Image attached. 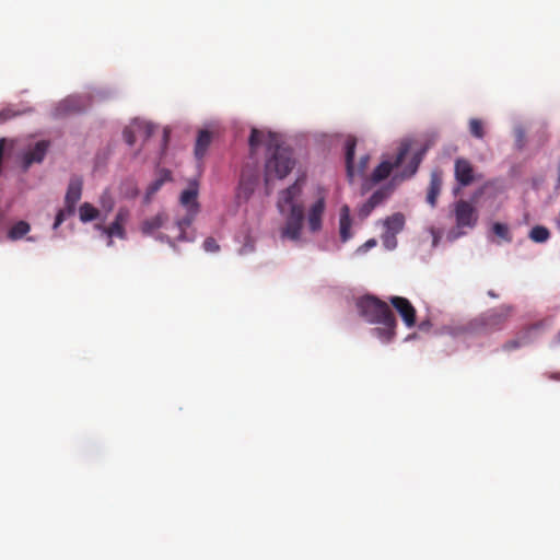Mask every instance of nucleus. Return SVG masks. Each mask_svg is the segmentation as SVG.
<instances>
[{
    "label": "nucleus",
    "mask_w": 560,
    "mask_h": 560,
    "mask_svg": "<svg viewBox=\"0 0 560 560\" xmlns=\"http://www.w3.org/2000/svg\"><path fill=\"white\" fill-rule=\"evenodd\" d=\"M265 142L269 152L265 164V182L266 185H268L273 178L282 179L287 177V175L293 170L295 160L293 159L292 151L280 145L278 138L273 133H268L266 136L258 129H252L249 136L250 149L254 151Z\"/></svg>",
    "instance_id": "f257e3e1"
},
{
    "label": "nucleus",
    "mask_w": 560,
    "mask_h": 560,
    "mask_svg": "<svg viewBox=\"0 0 560 560\" xmlns=\"http://www.w3.org/2000/svg\"><path fill=\"white\" fill-rule=\"evenodd\" d=\"M301 192L302 184L300 180H296L279 194L277 203L281 213L285 212V207L290 208L285 218V224L281 230V235L292 241L300 240L304 221V208L301 203L295 202Z\"/></svg>",
    "instance_id": "f03ea898"
},
{
    "label": "nucleus",
    "mask_w": 560,
    "mask_h": 560,
    "mask_svg": "<svg viewBox=\"0 0 560 560\" xmlns=\"http://www.w3.org/2000/svg\"><path fill=\"white\" fill-rule=\"evenodd\" d=\"M512 312L511 306L502 305L489 310L469 322L467 329L472 334L489 335L501 330Z\"/></svg>",
    "instance_id": "7ed1b4c3"
},
{
    "label": "nucleus",
    "mask_w": 560,
    "mask_h": 560,
    "mask_svg": "<svg viewBox=\"0 0 560 560\" xmlns=\"http://www.w3.org/2000/svg\"><path fill=\"white\" fill-rule=\"evenodd\" d=\"M357 306L360 315L370 324H380L394 316L387 303L372 295L361 298Z\"/></svg>",
    "instance_id": "20e7f679"
},
{
    "label": "nucleus",
    "mask_w": 560,
    "mask_h": 560,
    "mask_svg": "<svg viewBox=\"0 0 560 560\" xmlns=\"http://www.w3.org/2000/svg\"><path fill=\"white\" fill-rule=\"evenodd\" d=\"M198 191L197 189H186L182 192L179 201L183 207L186 208V214L183 218H179L175 222V226L178 231L177 236L175 240L177 241H187L185 230L190 226V224L194 222L198 211H199V203L197 201Z\"/></svg>",
    "instance_id": "39448f33"
},
{
    "label": "nucleus",
    "mask_w": 560,
    "mask_h": 560,
    "mask_svg": "<svg viewBox=\"0 0 560 560\" xmlns=\"http://www.w3.org/2000/svg\"><path fill=\"white\" fill-rule=\"evenodd\" d=\"M82 186L83 182L80 177H71L65 196V208L57 212L52 225L54 230L58 229L68 217L74 214L75 206L82 196Z\"/></svg>",
    "instance_id": "423d86ee"
},
{
    "label": "nucleus",
    "mask_w": 560,
    "mask_h": 560,
    "mask_svg": "<svg viewBox=\"0 0 560 560\" xmlns=\"http://www.w3.org/2000/svg\"><path fill=\"white\" fill-rule=\"evenodd\" d=\"M130 219V211L126 207H120L115 215L114 221L108 225L104 226L97 224L95 228L108 237L107 245H113V237L120 240L127 238L126 224Z\"/></svg>",
    "instance_id": "0eeeda50"
},
{
    "label": "nucleus",
    "mask_w": 560,
    "mask_h": 560,
    "mask_svg": "<svg viewBox=\"0 0 560 560\" xmlns=\"http://www.w3.org/2000/svg\"><path fill=\"white\" fill-rule=\"evenodd\" d=\"M91 106V97L86 95H70L55 107L56 117H65L84 112Z\"/></svg>",
    "instance_id": "6e6552de"
},
{
    "label": "nucleus",
    "mask_w": 560,
    "mask_h": 560,
    "mask_svg": "<svg viewBox=\"0 0 560 560\" xmlns=\"http://www.w3.org/2000/svg\"><path fill=\"white\" fill-rule=\"evenodd\" d=\"M259 180L258 170L256 167H244L241 173L238 187L236 190V199L238 202H246L255 191Z\"/></svg>",
    "instance_id": "1a4fd4ad"
},
{
    "label": "nucleus",
    "mask_w": 560,
    "mask_h": 560,
    "mask_svg": "<svg viewBox=\"0 0 560 560\" xmlns=\"http://www.w3.org/2000/svg\"><path fill=\"white\" fill-rule=\"evenodd\" d=\"M454 215L456 221V226L459 229L463 228H474L478 221V213L476 208L466 200H458L454 205Z\"/></svg>",
    "instance_id": "9d476101"
},
{
    "label": "nucleus",
    "mask_w": 560,
    "mask_h": 560,
    "mask_svg": "<svg viewBox=\"0 0 560 560\" xmlns=\"http://www.w3.org/2000/svg\"><path fill=\"white\" fill-rule=\"evenodd\" d=\"M408 152L409 145L401 144L394 162L383 161L375 167L371 175L372 183L377 184L383 179L387 178L394 168H397L402 164Z\"/></svg>",
    "instance_id": "9b49d317"
},
{
    "label": "nucleus",
    "mask_w": 560,
    "mask_h": 560,
    "mask_svg": "<svg viewBox=\"0 0 560 560\" xmlns=\"http://www.w3.org/2000/svg\"><path fill=\"white\" fill-rule=\"evenodd\" d=\"M390 303L401 316L405 325L409 328L413 327L416 324V308L410 301L402 296H393Z\"/></svg>",
    "instance_id": "f8f14e48"
},
{
    "label": "nucleus",
    "mask_w": 560,
    "mask_h": 560,
    "mask_svg": "<svg viewBox=\"0 0 560 560\" xmlns=\"http://www.w3.org/2000/svg\"><path fill=\"white\" fill-rule=\"evenodd\" d=\"M454 174L456 180L463 187L469 186L475 180L474 166L464 158L455 160Z\"/></svg>",
    "instance_id": "ddd939ff"
},
{
    "label": "nucleus",
    "mask_w": 560,
    "mask_h": 560,
    "mask_svg": "<svg viewBox=\"0 0 560 560\" xmlns=\"http://www.w3.org/2000/svg\"><path fill=\"white\" fill-rule=\"evenodd\" d=\"M325 211V198L319 197L310 208L307 213V226L315 233L322 229L323 215Z\"/></svg>",
    "instance_id": "4468645a"
},
{
    "label": "nucleus",
    "mask_w": 560,
    "mask_h": 560,
    "mask_svg": "<svg viewBox=\"0 0 560 560\" xmlns=\"http://www.w3.org/2000/svg\"><path fill=\"white\" fill-rule=\"evenodd\" d=\"M48 148L49 142L46 140H40L36 142L35 145L31 150H28L23 156L24 171L28 170L30 166L34 163H42L45 159Z\"/></svg>",
    "instance_id": "2eb2a0df"
},
{
    "label": "nucleus",
    "mask_w": 560,
    "mask_h": 560,
    "mask_svg": "<svg viewBox=\"0 0 560 560\" xmlns=\"http://www.w3.org/2000/svg\"><path fill=\"white\" fill-rule=\"evenodd\" d=\"M168 221V215L165 212H159L154 217L145 219L140 226V231L143 235H154Z\"/></svg>",
    "instance_id": "dca6fc26"
},
{
    "label": "nucleus",
    "mask_w": 560,
    "mask_h": 560,
    "mask_svg": "<svg viewBox=\"0 0 560 560\" xmlns=\"http://www.w3.org/2000/svg\"><path fill=\"white\" fill-rule=\"evenodd\" d=\"M442 172L441 171H433L430 175V183L428 187V194H427V202L434 208L436 206L438 197L442 189Z\"/></svg>",
    "instance_id": "f3484780"
},
{
    "label": "nucleus",
    "mask_w": 560,
    "mask_h": 560,
    "mask_svg": "<svg viewBox=\"0 0 560 560\" xmlns=\"http://www.w3.org/2000/svg\"><path fill=\"white\" fill-rule=\"evenodd\" d=\"M339 217L340 238L342 242H347L352 236L350 208L347 205L341 207Z\"/></svg>",
    "instance_id": "a211bd4d"
},
{
    "label": "nucleus",
    "mask_w": 560,
    "mask_h": 560,
    "mask_svg": "<svg viewBox=\"0 0 560 560\" xmlns=\"http://www.w3.org/2000/svg\"><path fill=\"white\" fill-rule=\"evenodd\" d=\"M380 324H382L384 327L374 328L373 334L377 336L383 342H389L396 334L397 322L395 316H392L390 319H386Z\"/></svg>",
    "instance_id": "6ab92c4d"
},
{
    "label": "nucleus",
    "mask_w": 560,
    "mask_h": 560,
    "mask_svg": "<svg viewBox=\"0 0 560 560\" xmlns=\"http://www.w3.org/2000/svg\"><path fill=\"white\" fill-rule=\"evenodd\" d=\"M211 141H212V135L210 131H208V130L199 131L197 140H196V144H195V156L197 160L201 161L205 158V155L211 144Z\"/></svg>",
    "instance_id": "aec40b11"
},
{
    "label": "nucleus",
    "mask_w": 560,
    "mask_h": 560,
    "mask_svg": "<svg viewBox=\"0 0 560 560\" xmlns=\"http://www.w3.org/2000/svg\"><path fill=\"white\" fill-rule=\"evenodd\" d=\"M357 147V140L353 137H349L346 140V168H347V176L352 182L354 177V152Z\"/></svg>",
    "instance_id": "412c9836"
},
{
    "label": "nucleus",
    "mask_w": 560,
    "mask_h": 560,
    "mask_svg": "<svg viewBox=\"0 0 560 560\" xmlns=\"http://www.w3.org/2000/svg\"><path fill=\"white\" fill-rule=\"evenodd\" d=\"M421 160V153L413 154L408 164L406 165V167L401 171V173L394 177V180L397 179L398 177L400 178V180H405L407 178L412 177L417 173Z\"/></svg>",
    "instance_id": "4be33fe9"
},
{
    "label": "nucleus",
    "mask_w": 560,
    "mask_h": 560,
    "mask_svg": "<svg viewBox=\"0 0 560 560\" xmlns=\"http://www.w3.org/2000/svg\"><path fill=\"white\" fill-rule=\"evenodd\" d=\"M385 231L398 234L405 226V217L402 213H394L384 221Z\"/></svg>",
    "instance_id": "5701e85b"
},
{
    "label": "nucleus",
    "mask_w": 560,
    "mask_h": 560,
    "mask_svg": "<svg viewBox=\"0 0 560 560\" xmlns=\"http://www.w3.org/2000/svg\"><path fill=\"white\" fill-rule=\"evenodd\" d=\"M100 217V210L90 202H83L79 207V218L81 222L88 223Z\"/></svg>",
    "instance_id": "b1692460"
},
{
    "label": "nucleus",
    "mask_w": 560,
    "mask_h": 560,
    "mask_svg": "<svg viewBox=\"0 0 560 560\" xmlns=\"http://www.w3.org/2000/svg\"><path fill=\"white\" fill-rule=\"evenodd\" d=\"M31 230L30 224L26 221H19L8 232V237L12 241L21 240Z\"/></svg>",
    "instance_id": "393cba45"
},
{
    "label": "nucleus",
    "mask_w": 560,
    "mask_h": 560,
    "mask_svg": "<svg viewBox=\"0 0 560 560\" xmlns=\"http://www.w3.org/2000/svg\"><path fill=\"white\" fill-rule=\"evenodd\" d=\"M171 172L167 170H163L160 174V177L153 180L147 188V197H151L155 195L165 182L171 180Z\"/></svg>",
    "instance_id": "a878e982"
},
{
    "label": "nucleus",
    "mask_w": 560,
    "mask_h": 560,
    "mask_svg": "<svg viewBox=\"0 0 560 560\" xmlns=\"http://www.w3.org/2000/svg\"><path fill=\"white\" fill-rule=\"evenodd\" d=\"M393 190L394 187L392 185L381 187L380 189L373 192V195L369 198V201H371L375 207H377L392 195Z\"/></svg>",
    "instance_id": "bb28decb"
},
{
    "label": "nucleus",
    "mask_w": 560,
    "mask_h": 560,
    "mask_svg": "<svg viewBox=\"0 0 560 560\" xmlns=\"http://www.w3.org/2000/svg\"><path fill=\"white\" fill-rule=\"evenodd\" d=\"M550 237V232L542 225L534 226L529 232V238L535 243H544Z\"/></svg>",
    "instance_id": "cd10ccee"
},
{
    "label": "nucleus",
    "mask_w": 560,
    "mask_h": 560,
    "mask_svg": "<svg viewBox=\"0 0 560 560\" xmlns=\"http://www.w3.org/2000/svg\"><path fill=\"white\" fill-rule=\"evenodd\" d=\"M469 132L472 137L482 139L485 137V127L482 120L478 118H471L469 120Z\"/></svg>",
    "instance_id": "c85d7f7f"
},
{
    "label": "nucleus",
    "mask_w": 560,
    "mask_h": 560,
    "mask_svg": "<svg viewBox=\"0 0 560 560\" xmlns=\"http://www.w3.org/2000/svg\"><path fill=\"white\" fill-rule=\"evenodd\" d=\"M492 232L505 242L512 241V236L510 234L509 228L504 223H500V222L494 223L492 225Z\"/></svg>",
    "instance_id": "c756f323"
},
{
    "label": "nucleus",
    "mask_w": 560,
    "mask_h": 560,
    "mask_svg": "<svg viewBox=\"0 0 560 560\" xmlns=\"http://www.w3.org/2000/svg\"><path fill=\"white\" fill-rule=\"evenodd\" d=\"M396 233L385 231L382 235V242L385 248L392 250L397 246Z\"/></svg>",
    "instance_id": "7c9ffc66"
},
{
    "label": "nucleus",
    "mask_w": 560,
    "mask_h": 560,
    "mask_svg": "<svg viewBox=\"0 0 560 560\" xmlns=\"http://www.w3.org/2000/svg\"><path fill=\"white\" fill-rule=\"evenodd\" d=\"M374 208H375V206L371 201L368 200L360 207V209L358 211V217L361 220L366 219L371 214V212L374 210Z\"/></svg>",
    "instance_id": "2f4dec72"
},
{
    "label": "nucleus",
    "mask_w": 560,
    "mask_h": 560,
    "mask_svg": "<svg viewBox=\"0 0 560 560\" xmlns=\"http://www.w3.org/2000/svg\"><path fill=\"white\" fill-rule=\"evenodd\" d=\"M202 246L203 249L208 253H217L220 249L219 244L213 237H207Z\"/></svg>",
    "instance_id": "473e14b6"
},
{
    "label": "nucleus",
    "mask_w": 560,
    "mask_h": 560,
    "mask_svg": "<svg viewBox=\"0 0 560 560\" xmlns=\"http://www.w3.org/2000/svg\"><path fill=\"white\" fill-rule=\"evenodd\" d=\"M525 342H526L525 340L518 339V338L509 340L503 345V350H505V351L515 350V349L522 347L523 345H525Z\"/></svg>",
    "instance_id": "72a5a7b5"
},
{
    "label": "nucleus",
    "mask_w": 560,
    "mask_h": 560,
    "mask_svg": "<svg viewBox=\"0 0 560 560\" xmlns=\"http://www.w3.org/2000/svg\"><path fill=\"white\" fill-rule=\"evenodd\" d=\"M125 141L129 145H133L136 142L135 131L131 128H126L122 132Z\"/></svg>",
    "instance_id": "f704fd0d"
},
{
    "label": "nucleus",
    "mask_w": 560,
    "mask_h": 560,
    "mask_svg": "<svg viewBox=\"0 0 560 560\" xmlns=\"http://www.w3.org/2000/svg\"><path fill=\"white\" fill-rule=\"evenodd\" d=\"M376 244H377L376 240L370 238L362 246L359 247V250L365 253L369 249H371L374 246H376Z\"/></svg>",
    "instance_id": "c9c22d12"
},
{
    "label": "nucleus",
    "mask_w": 560,
    "mask_h": 560,
    "mask_svg": "<svg viewBox=\"0 0 560 560\" xmlns=\"http://www.w3.org/2000/svg\"><path fill=\"white\" fill-rule=\"evenodd\" d=\"M156 240H159L161 242H167L172 247H175L174 241L165 234H158Z\"/></svg>",
    "instance_id": "e433bc0d"
},
{
    "label": "nucleus",
    "mask_w": 560,
    "mask_h": 560,
    "mask_svg": "<svg viewBox=\"0 0 560 560\" xmlns=\"http://www.w3.org/2000/svg\"><path fill=\"white\" fill-rule=\"evenodd\" d=\"M369 160H370L369 155H364L361 158L360 167H359L360 173L364 172L365 167L368 166Z\"/></svg>",
    "instance_id": "4c0bfd02"
},
{
    "label": "nucleus",
    "mask_w": 560,
    "mask_h": 560,
    "mask_svg": "<svg viewBox=\"0 0 560 560\" xmlns=\"http://www.w3.org/2000/svg\"><path fill=\"white\" fill-rule=\"evenodd\" d=\"M102 207L107 211H110L114 207V201L110 198H108L107 201L102 199Z\"/></svg>",
    "instance_id": "58836bf2"
},
{
    "label": "nucleus",
    "mask_w": 560,
    "mask_h": 560,
    "mask_svg": "<svg viewBox=\"0 0 560 560\" xmlns=\"http://www.w3.org/2000/svg\"><path fill=\"white\" fill-rule=\"evenodd\" d=\"M11 117L10 115V112L9 110H2L0 112V122L2 121H5L7 119H9Z\"/></svg>",
    "instance_id": "ea45409f"
},
{
    "label": "nucleus",
    "mask_w": 560,
    "mask_h": 560,
    "mask_svg": "<svg viewBox=\"0 0 560 560\" xmlns=\"http://www.w3.org/2000/svg\"><path fill=\"white\" fill-rule=\"evenodd\" d=\"M556 188L560 189V162H559V165H558V178H557Z\"/></svg>",
    "instance_id": "a19ab883"
},
{
    "label": "nucleus",
    "mask_w": 560,
    "mask_h": 560,
    "mask_svg": "<svg viewBox=\"0 0 560 560\" xmlns=\"http://www.w3.org/2000/svg\"><path fill=\"white\" fill-rule=\"evenodd\" d=\"M145 129H147V137H150L152 133V127L150 125H147Z\"/></svg>",
    "instance_id": "79ce46f5"
},
{
    "label": "nucleus",
    "mask_w": 560,
    "mask_h": 560,
    "mask_svg": "<svg viewBox=\"0 0 560 560\" xmlns=\"http://www.w3.org/2000/svg\"><path fill=\"white\" fill-rule=\"evenodd\" d=\"M428 326H429V324H428V323L422 322V323L420 324L419 328H420L421 330H424V329H427V327H428Z\"/></svg>",
    "instance_id": "37998d69"
},
{
    "label": "nucleus",
    "mask_w": 560,
    "mask_h": 560,
    "mask_svg": "<svg viewBox=\"0 0 560 560\" xmlns=\"http://www.w3.org/2000/svg\"><path fill=\"white\" fill-rule=\"evenodd\" d=\"M488 294H489L491 298H497V294H495L494 292H492V291H489V293H488Z\"/></svg>",
    "instance_id": "c03bdc74"
},
{
    "label": "nucleus",
    "mask_w": 560,
    "mask_h": 560,
    "mask_svg": "<svg viewBox=\"0 0 560 560\" xmlns=\"http://www.w3.org/2000/svg\"><path fill=\"white\" fill-rule=\"evenodd\" d=\"M167 138H168V132L165 130L164 131V140L167 141Z\"/></svg>",
    "instance_id": "a18cd8bd"
}]
</instances>
